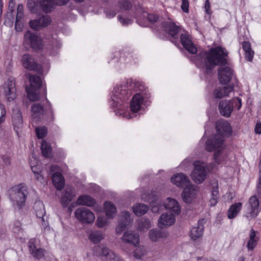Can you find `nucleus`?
I'll return each mask as SVG.
<instances>
[{
	"label": "nucleus",
	"mask_w": 261,
	"mask_h": 261,
	"mask_svg": "<svg viewBox=\"0 0 261 261\" xmlns=\"http://www.w3.org/2000/svg\"><path fill=\"white\" fill-rule=\"evenodd\" d=\"M227 55V50L219 46L208 51L199 53L194 59V63L197 66L204 69L207 73H211L212 69L216 66H221L218 69L219 80L221 84H226L233 76L231 68L225 65Z\"/></svg>",
	"instance_id": "f257e3e1"
},
{
	"label": "nucleus",
	"mask_w": 261,
	"mask_h": 261,
	"mask_svg": "<svg viewBox=\"0 0 261 261\" xmlns=\"http://www.w3.org/2000/svg\"><path fill=\"white\" fill-rule=\"evenodd\" d=\"M224 139L220 135H214L210 138L206 142L205 149L208 151H215L214 160L218 164L224 160Z\"/></svg>",
	"instance_id": "f03ea898"
},
{
	"label": "nucleus",
	"mask_w": 261,
	"mask_h": 261,
	"mask_svg": "<svg viewBox=\"0 0 261 261\" xmlns=\"http://www.w3.org/2000/svg\"><path fill=\"white\" fill-rule=\"evenodd\" d=\"M128 84V83L121 84L114 88L110 101L112 107H119L123 101H125L131 95L130 90L133 83L130 81L129 86Z\"/></svg>",
	"instance_id": "7ed1b4c3"
},
{
	"label": "nucleus",
	"mask_w": 261,
	"mask_h": 261,
	"mask_svg": "<svg viewBox=\"0 0 261 261\" xmlns=\"http://www.w3.org/2000/svg\"><path fill=\"white\" fill-rule=\"evenodd\" d=\"M28 194L27 187L24 184L13 186L10 191V199L14 206L20 208L25 204Z\"/></svg>",
	"instance_id": "20e7f679"
},
{
	"label": "nucleus",
	"mask_w": 261,
	"mask_h": 261,
	"mask_svg": "<svg viewBox=\"0 0 261 261\" xmlns=\"http://www.w3.org/2000/svg\"><path fill=\"white\" fill-rule=\"evenodd\" d=\"M194 169L191 173L192 179L196 184L202 183L205 179L207 171L206 164L200 161L193 163Z\"/></svg>",
	"instance_id": "39448f33"
},
{
	"label": "nucleus",
	"mask_w": 261,
	"mask_h": 261,
	"mask_svg": "<svg viewBox=\"0 0 261 261\" xmlns=\"http://www.w3.org/2000/svg\"><path fill=\"white\" fill-rule=\"evenodd\" d=\"M74 215L76 219L83 224H92L95 220L94 213L85 207H80L76 209Z\"/></svg>",
	"instance_id": "423d86ee"
},
{
	"label": "nucleus",
	"mask_w": 261,
	"mask_h": 261,
	"mask_svg": "<svg viewBox=\"0 0 261 261\" xmlns=\"http://www.w3.org/2000/svg\"><path fill=\"white\" fill-rule=\"evenodd\" d=\"M24 43L29 45L34 50L38 51L42 48L41 38L37 34L28 31L24 36Z\"/></svg>",
	"instance_id": "0eeeda50"
},
{
	"label": "nucleus",
	"mask_w": 261,
	"mask_h": 261,
	"mask_svg": "<svg viewBox=\"0 0 261 261\" xmlns=\"http://www.w3.org/2000/svg\"><path fill=\"white\" fill-rule=\"evenodd\" d=\"M142 199L150 203L151 211L153 213H158L160 210L161 205L157 198V195L155 192L150 191L142 194Z\"/></svg>",
	"instance_id": "6e6552de"
},
{
	"label": "nucleus",
	"mask_w": 261,
	"mask_h": 261,
	"mask_svg": "<svg viewBox=\"0 0 261 261\" xmlns=\"http://www.w3.org/2000/svg\"><path fill=\"white\" fill-rule=\"evenodd\" d=\"M247 206L246 217L248 219H251L256 217L260 211L259 201L256 195L252 196L250 198Z\"/></svg>",
	"instance_id": "1a4fd4ad"
},
{
	"label": "nucleus",
	"mask_w": 261,
	"mask_h": 261,
	"mask_svg": "<svg viewBox=\"0 0 261 261\" xmlns=\"http://www.w3.org/2000/svg\"><path fill=\"white\" fill-rule=\"evenodd\" d=\"M34 208L36 212L37 217L39 219V223L43 227L44 232L48 231L50 228L48 226V223L44 218L45 211L43 203L40 201L35 203Z\"/></svg>",
	"instance_id": "9d476101"
},
{
	"label": "nucleus",
	"mask_w": 261,
	"mask_h": 261,
	"mask_svg": "<svg viewBox=\"0 0 261 261\" xmlns=\"http://www.w3.org/2000/svg\"><path fill=\"white\" fill-rule=\"evenodd\" d=\"M21 62L22 66L29 71L40 72L41 66L37 63L33 56L30 54H24L21 58Z\"/></svg>",
	"instance_id": "9b49d317"
},
{
	"label": "nucleus",
	"mask_w": 261,
	"mask_h": 261,
	"mask_svg": "<svg viewBox=\"0 0 261 261\" xmlns=\"http://www.w3.org/2000/svg\"><path fill=\"white\" fill-rule=\"evenodd\" d=\"M50 172H53L52 175V181L56 187L59 190H61L64 187V178L61 173L60 168L56 165H52L50 168Z\"/></svg>",
	"instance_id": "f8f14e48"
},
{
	"label": "nucleus",
	"mask_w": 261,
	"mask_h": 261,
	"mask_svg": "<svg viewBox=\"0 0 261 261\" xmlns=\"http://www.w3.org/2000/svg\"><path fill=\"white\" fill-rule=\"evenodd\" d=\"M28 248L30 253L37 259H40L45 256L46 250L41 248H37V240L35 238L31 239L28 242Z\"/></svg>",
	"instance_id": "ddd939ff"
},
{
	"label": "nucleus",
	"mask_w": 261,
	"mask_h": 261,
	"mask_svg": "<svg viewBox=\"0 0 261 261\" xmlns=\"http://www.w3.org/2000/svg\"><path fill=\"white\" fill-rule=\"evenodd\" d=\"M132 222L133 219L130 218V213L127 211L123 212L120 216L118 224L116 227V233L120 234Z\"/></svg>",
	"instance_id": "4468645a"
},
{
	"label": "nucleus",
	"mask_w": 261,
	"mask_h": 261,
	"mask_svg": "<svg viewBox=\"0 0 261 261\" xmlns=\"http://www.w3.org/2000/svg\"><path fill=\"white\" fill-rule=\"evenodd\" d=\"M4 93L8 102H11L16 98L15 84L13 80H9L5 83Z\"/></svg>",
	"instance_id": "2eb2a0df"
},
{
	"label": "nucleus",
	"mask_w": 261,
	"mask_h": 261,
	"mask_svg": "<svg viewBox=\"0 0 261 261\" xmlns=\"http://www.w3.org/2000/svg\"><path fill=\"white\" fill-rule=\"evenodd\" d=\"M176 214L170 212L163 213L159 218L158 225L160 228H163L173 225L175 221Z\"/></svg>",
	"instance_id": "dca6fc26"
},
{
	"label": "nucleus",
	"mask_w": 261,
	"mask_h": 261,
	"mask_svg": "<svg viewBox=\"0 0 261 261\" xmlns=\"http://www.w3.org/2000/svg\"><path fill=\"white\" fill-rule=\"evenodd\" d=\"M217 133L216 135H220L224 139L225 136L229 135L231 132L230 124L225 120H218L216 124Z\"/></svg>",
	"instance_id": "f3484780"
},
{
	"label": "nucleus",
	"mask_w": 261,
	"mask_h": 261,
	"mask_svg": "<svg viewBox=\"0 0 261 261\" xmlns=\"http://www.w3.org/2000/svg\"><path fill=\"white\" fill-rule=\"evenodd\" d=\"M171 182L177 187L182 188L191 182L189 177L182 173L173 174L171 178Z\"/></svg>",
	"instance_id": "a211bd4d"
},
{
	"label": "nucleus",
	"mask_w": 261,
	"mask_h": 261,
	"mask_svg": "<svg viewBox=\"0 0 261 261\" xmlns=\"http://www.w3.org/2000/svg\"><path fill=\"white\" fill-rule=\"evenodd\" d=\"M180 41L186 49L191 54H196L197 51L196 47L193 43L189 34L184 32L180 35Z\"/></svg>",
	"instance_id": "6ab92c4d"
},
{
	"label": "nucleus",
	"mask_w": 261,
	"mask_h": 261,
	"mask_svg": "<svg viewBox=\"0 0 261 261\" xmlns=\"http://www.w3.org/2000/svg\"><path fill=\"white\" fill-rule=\"evenodd\" d=\"M196 194V187L190 182L185 187L182 193V198L186 203H190Z\"/></svg>",
	"instance_id": "aec40b11"
},
{
	"label": "nucleus",
	"mask_w": 261,
	"mask_h": 261,
	"mask_svg": "<svg viewBox=\"0 0 261 261\" xmlns=\"http://www.w3.org/2000/svg\"><path fill=\"white\" fill-rule=\"evenodd\" d=\"M204 219L198 221L196 226H194L191 230L190 237L194 240H198L201 238L203 233Z\"/></svg>",
	"instance_id": "412c9836"
},
{
	"label": "nucleus",
	"mask_w": 261,
	"mask_h": 261,
	"mask_svg": "<svg viewBox=\"0 0 261 261\" xmlns=\"http://www.w3.org/2000/svg\"><path fill=\"white\" fill-rule=\"evenodd\" d=\"M121 239L122 242L132 244L135 247L139 245L140 242L139 235L131 231L125 232Z\"/></svg>",
	"instance_id": "4be33fe9"
},
{
	"label": "nucleus",
	"mask_w": 261,
	"mask_h": 261,
	"mask_svg": "<svg viewBox=\"0 0 261 261\" xmlns=\"http://www.w3.org/2000/svg\"><path fill=\"white\" fill-rule=\"evenodd\" d=\"M50 21V18L49 16H42L38 19L31 20L30 21V25L34 30H38L41 27L47 26L49 24Z\"/></svg>",
	"instance_id": "5701e85b"
},
{
	"label": "nucleus",
	"mask_w": 261,
	"mask_h": 261,
	"mask_svg": "<svg viewBox=\"0 0 261 261\" xmlns=\"http://www.w3.org/2000/svg\"><path fill=\"white\" fill-rule=\"evenodd\" d=\"M144 98L143 95L140 93H137L133 97L130 103V110L133 113H137L141 109Z\"/></svg>",
	"instance_id": "b1692460"
},
{
	"label": "nucleus",
	"mask_w": 261,
	"mask_h": 261,
	"mask_svg": "<svg viewBox=\"0 0 261 261\" xmlns=\"http://www.w3.org/2000/svg\"><path fill=\"white\" fill-rule=\"evenodd\" d=\"M165 208L172 212V213L178 215L180 212V206L177 201L173 198L168 197L164 202Z\"/></svg>",
	"instance_id": "393cba45"
},
{
	"label": "nucleus",
	"mask_w": 261,
	"mask_h": 261,
	"mask_svg": "<svg viewBox=\"0 0 261 261\" xmlns=\"http://www.w3.org/2000/svg\"><path fill=\"white\" fill-rule=\"evenodd\" d=\"M220 113L224 116L228 117L233 111V104L230 101H221L219 105Z\"/></svg>",
	"instance_id": "a878e982"
},
{
	"label": "nucleus",
	"mask_w": 261,
	"mask_h": 261,
	"mask_svg": "<svg viewBox=\"0 0 261 261\" xmlns=\"http://www.w3.org/2000/svg\"><path fill=\"white\" fill-rule=\"evenodd\" d=\"M12 118L14 129L17 133V129L20 128L22 126L23 122L21 114L18 109L13 110Z\"/></svg>",
	"instance_id": "bb28decb"
},
{
	"label": "nucleus",
	"mask_w": 261,
	"mask_h": 261,
	"mask_svg": "<svg viewBox=\"0 0 261 261\" xmlns=\"http://www.w3.org/2000/svg\"><path fill=\"white\" fill-rule=\"evenodd\" d=\"M148 237L151 241L156 242L159 241L160 239L166 238L168 237V233L166 231L152 229L149 231Z\"/></svg>",
	"instance_id": "cd10ccee"
},
{
	"label": "nucleus",
	"mask_w": 261,
	"mask_h": 261,
	"mask_svg": "<svg viewBox=\"0 0 261 261\" xmlns=\"http://www.w3.org/2000/svg\"><path fill=\"white\" fill-rule=\"evenodd\" d=\"M76 203L79 205H85L89 207L94 206L96 201L94 198L87 195H83L78 197Z\"/></svg>",
	"instance_id": "c85d7f7f"
},
{
	"label": "nucleus",
	"mask_w": 261,
	"mask_h": 261,
	"mask_svg": "<svg viewBox=\"0 0 261 261\" xmlns=\"http://www.w3.org/2000/svg\"><path fill=\"white\" fill-rule=\"evenodd\" d=\"M75 196L76 193L73 188H68L66 189L65 194L61 199L62 205L64 207L66 206Z\"/></svg>",
	"instance_id": "c756f323"
},
{
	"label": "nucleus",
	"mask_w": 261,
	"mask_h": 261,
	"mask_svg": "<svg viewBox=\"0 0 261 261\" xmlns=\"http://www.w3.org/2000/svg\"><path fill=\"white\" fill-rule=\"evenodd\" d=\"M104 238V233L99 230H91L88 233V239L93 244L100 243Z\"/></svg>",
	"instance_id": "7c9ffc66"
},
{
	"label": "nucleus",
	"mask_w": 261,
	"mask_h": 261,
	"mask_svg": "<svg viewBox=\"0 0 261 261\" xmlns=\"http://www.w3.org/2000/svg\"><path fill=\"white\" fill-rule=\"evenodd\" d=\"M233 90L232 86H225L224 87L218 88L214 91V95L216 98H221L225 96H228L229 94Z\"/></svg>",
	"instance_id": "2f4dec72"
},
{
	"label": "nucleus",
	"mask_w": 261,
	"mask_h": 261,
	"mask_svg": "<svg viewBox=\"0 0 261 261\" xmlns=\"http://www.w3.org/2000/svg\"><path fill=\"white\" fill-rule=\"evenodd\" d=\"M104 210L106 216L109 218H113L117 213V209L115 205L111 202L106 201L104 203Z\"/></svg>",
	"instance_id": "473e14b6"
},
{
	"label": "nucleus",
	"mask_w": 261,
	"mask_h": 261,
	"mask_svg": "<svg viewBox=\"0 0 261 261\" xmlns=\"http://www.w3.org/2000/svg\"><path fill=\"white\" fill-rule=\"evenodd\" d=\"M165 30L169 34L174 38H176L179 32L180 28L173 22H168L164 25Z\"/></svg>",
	"instance_id": "72a5a7b5"
},
{
	"label": "nucleus",
	"mask_w": 261,
	"mask_h": 261,
	"mask_svg": "<svg viewBox=\"0 0 261 261\" xmlns=\"http://www.w3.org/2000/svg\"><path fill=\"white\" fill-rule=\"evenodd\" d=\"M134 214L137 216L144 215L148 211L147 205L142 203H136L132 207Z\"/></svg>",
	"instance_id": "f704fd0d"
},
{
	"label": "nucleus",
	"mask_w": 261,
	"mask_h": 261,
	"mask_svg": "<svg viewBox=\"0 0 261 261\" xmlns=\"http://www.w3.org/2000/svg\"><path fill=\"white\" fill-rule=\"evenodd\" d=\"M44 115V110L42 106L39 103H34L32 107V115L33 119L40 118Z\"/></svg>",
	"instance_id": "c9c22d12"
},
{
	"label": "nucleus",
	"mask_w": 261,
	"mask_h": 261,
	"mask_svg": "<svg viewBox=\"0 0 261 261\" xmlns=\"http://www.w3.org/2000/svg\"><path fill=\"white\" fill-rule=\"evenodd\" d=\"M242 47L245 51L246 60L251 61L254 56V51L251 49L250 43L249 42L245 41L242 43Z\"/></svg>",
	"instance_id": "e433bc0d"
},
{
	"label": "nucleus",
	"mask_w": 261,
	"mask_h": 261,
	"mask_svg": "<svg viewBox=\"0 0 261 261\" xmlns=\"http://www.w3.org/2000/svg\"><path fill=\"white\" fill-rule=\"evenodd\" d=\"M242 207V203L238 202L232 204L229 208L227 213L228 217L232 219L240 212Z\"/></svg>",
	"instance_id": "4c0bfd02"
},
{
	"label": "nucleus",
	"mask_w": 261,
	"mask_h": 261,
	"mask_svg": "<svg viewBox=\"0 0 261 261\" xmlns=\"http://www.w3.org/2000/svg\"><path fill=\"white\" fill-rule=\"evenodd\" d=\"M40 6L45 13H48L51 11L55 4L54 0H40Z\"/></svg>",
	"instance_id": "58836bf2"
},
{
	"label": "nucleus",
	"mask_w": 261,
	"mask_h": 261,
	"mask_svg": "<svg viewBox=\"0 0 261 261\" xmlns=\"http://www.w3.org/2000/svg\"><path fill=\"white\" fill-rule=\"evenodd\" d=\"M29 81L31 84V87L32 89H39L42 85V82L40 77L35 75H29Z\"/></svg>",
	"instance_id": "ea45409f"
},
{
	"label": "nucleus",
	"mask_w": 261,
	"mask_h": 261,
	"mask_svg": "<svg viewBox=\"0 0 261 261\" xmlns=\"http://www.w3.org/2000/svg\"><path fill=\"white\" fill-rule=\"evenodd\" d=\"M258 238L256 237V233L253 229H251L250 232V239L248 242L247 247L250 250H252L256 246Z\"/></svg>",
	"instance_id": "a19ab883"
},
{
	"label": "nucleus",
	"mask_w": 261,
	"mask_h": 261,
	"mask_svg": "<svg viewBox=\"0 0 261 261\" xmlns=\"http://www.w3.org/2000/svg\"><path fill=\"white\" fill-rule=\"evenodd\" d=\"M151 226L150 221L146 219H142L138 222L137 229L140 231H145Z\"/></svg>",
	"instance_id": "79ce46f5"
},
{
	"label": "nucleus",
	"mask_w": 261,
	"mask_h": 261,
	"mask_svg": "<svg viewBox=\"0 0 261 261\" xmlns=\"http://www.w3.org/2000/svg\"><path fill=\"white\" fill-rule=\"evenodd\" d=\"M41 149L42 154L46 158H49L51 156V149L50 145L49 143H47L44 140L42 141Z\"/></svg>",
	"instance_id": "37998d69"
},
{
	"label": "nucleus",
	"mask_w": 261,
	"mask_h": 261,
	"mask_svg": "<svg viewBox=\"0 0 261 261\" xmlns=\"http://www.w3.org/2000/svg\"><path fill=\"white\" fill-rule=\"evenodd\" d=\"M36 89H32L29 88L27 89L28 96L30 100L32 101H37L39 99V94L36 93L35 90Z\"/></svg>",
	"instance_id": "c03bdc74"
},
{
	"label": "nucleus",
	"mask_w": 261,
	"mask_h": 261,
	"mask_svg": "<svg viewBox=\"0 0 261 261\" xmlns=\"http://www.w3.org/2000/svg\"><path fill=\"white\" fill-rule=\"evenodd\" d=\"M97 248L98 251L99 252L98 253V255L101 256H105L106 258H108L110 253L113 252L109 248L105 247L104 246H98Z\"/></svg>",
	"instance_id": "a18cd8bd"
},
{
	"label": "nucleus",
	"mask_w": 261,
	"mask_h": 261,
	"mask_svg": "<svg viewBox=\"0 0 261 261\" xmlns=\"http://www.w3.org/2000/svg\"><path fill=\"white\" fill-rule=\"evenodd\" d=\"M30 164L32 168V170L34 174L39 175V172L40 171L39 169L38 168V161L34 155H32V158L30 159Z\"/></svg>",
	"instance_id": "49530a36"
},
{
	"label": "nucleus",
	"mask_w": 261,
	"mask_h": 261,
	"mask_svg": "<svg viewBox=\"0 0 261 261\" xmlns=\"http://www.w3.org/2000/svg\"><path fill=\"white\" fill-rule=\"evenodd\" d=\"M146 254L144 247H138L134 252V256L137 259H141Z\"/></svg>",
	"instance_id": "de8ad7c7"
},
{
	"label": "nucleus",
	"mask_w": 261,
	"mask_h": 261,
	"mask_svg": "<svg viewBox=\"0 0 261 261\" xmlns=\"http://www.w3.org/2000/svg\"><path fill=\"white\" fill-rule=\"evenodd\" d=\"M116 114L117 115L122 116L123 118L127 119H132L136 116L135 114H132L129 112H124L121 109H118L117 111H116Z\"/></svg>",
	"instance_id": "09e8293b"
},
{
	"label": "nucleus",
	"mask_w": 261,
	"mask_h": 261,
	"mask_svg": "<svg viewBox=\"0 0 261 261\" xmlns=\"http://www.w3.org/2000/svg\"><path fill=\"white\" fill-rule=\"evenodd\" d=\"M36 133L37 137L39 139H42L46 136L47 134V128L44 126L37 127L36 128Z\"/></svg>",
	"instance_id": "8fccbe9b"
},
{
	"label": "nucleus",
	"mask_w": 261,
	"mask_h": 261,
	"mask_svg": "<svg viewBox=\"0 0 261 261\" xmlns=\"http://www.w3.org/2000/svg\"><path fill=\"white\" fill-rule=\"evenodd\" d=\"M108 224V221L104 217H97L96 221V225L99 228H102Z\"/></svg>",
	"instance_id": "3c124183"
},
{
	"label": "nucleus",
	"mask_w": 261,
	"mask_h": 261,
	"mask_svg": "<svg viewBox=\"0 0 261 261\" xmlns=\"http://www.w3.org/2000/svg\"><path fill=\"white\" fill-rule=\"evenodd\" d=\"M231 104H233V108H237V110H239L242 106L241 99L239 97H236L230 100Z\"/></svg>",
	"instance_id": "603ef678"
},
{
	"label": "nucleus",
	"mask_w": 261,
	"mask_h": 261,
	"mask_svg": "<svg viewBox=\"0 0 261 261\" xmlns=\"http://www.w3.org/2000/svg\"><path fill=\"white\" fill-rule=\"evenodd\" d=\"M105 261H122V259L114 252L110 253L108 258Z\"/></svg>",
	"instance_id": "864d4df0"
},
{
	"label": "nucleus",
	"mask_w": 261,
	"mask_h": 261,
	"mask_svg": "<svg viewBox=\"0 0 261 261\" xmlns=\"http://www.w3.org/2000/svg\"><path fill=\"white\" fill-rule=\"evenodd\" d=\"M118 20L123 25H127L130 24L132 22V20L130 19L124 18L120 15L118 16Z\"/></svg>",
	"instance_id": "5fc2aeb1"
},
{
	"label": "nucleus",
	"mask_w": 261,
	"mask_h": 261,
	"mask_svg": "<svg viewBox=\"0 0 261 261\" xmlns=\"http://www.w3.org/2000/svg\"><path fill=\"white\" fill-rule=\"evenodd\" d=\"M6 111L4 107L0 103V124L5 120Z\"/></svg>",
	"instance_id": "6e6d98bb"
},
{
	"label": "nucleus",
	"mask_w": 261,
	"mask_h": 261,
	"mask_svg": "<svg viewBox=\"0 0 261 261\" xmlns=\"http://www.w3.org/2000/svg\"><path fill=\"white\" fill-rule=\"evenodd\" d=\"M23 13H17L16 21H15V28L16 29L17 26H20L21 24V20L23 16Z\"/></svg>",
	"instance_id": "4d7b16f0"
},
{
	"label": "nucleus",
	"mask_w": 261,
	"mask_h": 261,
	"mask_svg": "<svg viewBox=\"0 0 261 261\" xmlns=\"http://www.w3.org/2000/svg\"><path fill=\"white\" fill-rule=\"evenodd\" d=\"M181 8L184 12H188L189 11V2L188 0H182Z\"/></svg>",
	"instance_id": "13d9d810"
},
{
	"label": "nucleus",
	"mask_w": 261,
	"mask_h": 261,
	"mask_svg": "<svg viewBox=\"0 0 261 261\" xmlns=\"http://www.w3.org/2000/svg\"><path fill=\"white\" fill-rule=\"evenodd\" d=\"M147 19L150 22H153L158 20V17L154 14H150L147 15Z\"/></svg>",
	"instance_id": "bf43d9fd"
},
{
	"label": "nucleus",
	"mask_w": 261,
	"mask_h": 261,
	"mask_svg": "<svg viewBox=\"0 0 261 261\" xmlns=\"http://www.w3.org/2000/svg\"><path fill=\"white\" fill-rule=\"evenodd\" d=\"M218 188L217 187L214 188L212 191L211 197L218 199Z\"/></svg>",
	"instance_id": "052dcab7"
},
{
	"label": "nucleus",
	"mask_w": 261,
	"mask_h": 261,
	"mask_svg": "<svg viewBox=\"0 0 261 261\" xmlns=\"http://www.w3.org/2000/svg\"><path fill=\"white\" fill-rule=\"evenodd\" d=\"M2 159L6 165H9L11 163L10 158L8 155H3Z\"/></svg>",
	"instance_id": "680f3d73"
},
{
	"label": "nucleus",
	"mask_w": 261,
	"mask_h": 261,
	"mask_svg": "<svg viewBox=\"0 0 261 261\" xmlns=\"http://www.w3.org/2000/svg\"><path fill=\"white\" fill-rule=\"evenodd\" d=\"M254 132L257 134H261V123L260 122H257L256 124L255 128H254Z\"/></svg>",
	"instance_id": "e2e57ef3"
},
{
	"label": "nucleus",
	"mask_w": 261,
	"mask_h": 261,
	"mask_svg": "<svg viewBox=\"0 0 261 261\" xmlns=\"http://www.w3.org/2000/svg\"><path fill=\"white\" fill-rule=\"evenodd\" d=\"M106 13L107 17L109 18L114 17L116 14V13L112 10L107 11Z\"/></svg>",
	"instance_id": "0e129e2a"
},
{
	"label": "nucleus",
	"mask_w": 261,
	"mask_h": 261,
	"mask_svg": "<svg viewBox=\"0 0 261 261\" xmlns=\"http://www.w3.org/2000/svg\"><path fill=\"white\" fill-rule=\"evenodd\" d=\"M55 3L58 5H64L66 4L69 0H54Z\"/></svg>",
	"instance_id": "69168bd1"
},
{
	"label": "nucleus",
	"mask_w": 261,
	"mask_h": 261,
	"mask_svg": "<svg viewBox=\"0 0 261 261\" xmlns=\"http://www.w3.org/2000/svg\"><path fill=\"white\" fill-rule=\"evenodd\" d=\"M205 9L206 13L210 14V4L208 0H206L205 2Z\"/></svg>",
	"instance_id": "338daca9"
},
{
	"label": "nucleus",
	"mask_w": 261,
	"mask_h": 261,
	"mask_svg": "<svg viewBox=\"0 0 261 261\" xmlns=\"http://www.w3.org/2000/svg\"><path fill=\"white\" fill-rule=\"evenodd\" d=\"M35 175L37 180L41 182H42L43 181V177L41 175L40 171L39 172V175H38L37 174H35Z\"/></svg>",
	"instance_id": "774afa93"
}]
</instances>
